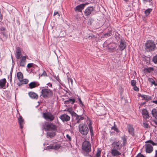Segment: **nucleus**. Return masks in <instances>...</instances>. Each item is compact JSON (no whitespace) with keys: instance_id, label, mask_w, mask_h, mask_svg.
Instances as JSON below:
<instances>
[{"instance_id":"nucleus-3","label":"nucleus","mask_w":157,"mask_h":157,"mask_svg":"<svg viewBox=\"0 0 157 157\" xmlns=\"http://www.w3.org/2000/svg\"><path fill=\"white\" fill-rule=\"evenodd\" d=\"M53 95V94L52 90L48 89V87L47 88H43L41 89L40 96L42 97L43 98H50L52 97Z\"/></svg>"},{"instance_id":"nucleus-62","label":"nucleus","mask_w":157,"mask_h":157,"mask_svg":"<svg viewBox=\"0 0 157 157\" xmlns=\"http://www.w3.org/2000/svg\"><path fill=\"white\" fill-rule=\"evenodd\" d=\"M115 48L114 47H113V48H112V49H115Z\"/></svg>"},{"instance_id":"nucleus-4","label":"nucleus","mask_w":157,"mask_h":157,"mask_svg":"<svg viewBox=\"0 0 157 157\" xmlns=\"http://www.w3.org/2000/svg\"><path fill=\"white\" fill-rule=\"evenodd\" d=\"M155 48V44L151 40L147 41L145 44V49L147 52L154 51Z\"/></svg>"},{"instance_id":"nucleus-8","label":"nucleus","mask_w":157,"mask_h":157,"mask_svg":"<svg viewBox=\"0 0 157 157\" xmlns=\"http://www.w3.org/2000/svg\"><path fill=\"white\" fill-rule=\"evenodd\" d=\"M43 117L47 121H52L54 120L55 117L51 113L49 112L43 113Z\"/></svg>"},{"instance_id":"nucleus-6","label":"nucleus","mask_w":157,"mask_h":157,"mask_svg":"<svg viewBox=\"0 0 157 157\" xmlns=\"http://www.w3.org/2000/svg\"><path fill=\"white\" fill-rule=\"evenodd\" d=\"M79 130L80 133L84 136H86L89 132V129L86 124H80L78 126Z\"/></svg>"},{"instance_id":"nucleus-45","label":"nucleus","mask_w":157,"mask_h":157,"mask_svg":"<svg viewBox=\"0 0 157 157\" xmlns=\"http://www.w3.org/2000/svg\"><path fill=\"white\" fill-rule=\"evenodd\" d=\"M68 80L69 82H71V84H73V80L71 78H68Z\"/></svg>"},{"instance_id":"nucleus-52","label":"nucleus","mask_w":157,"mask_h":157,"mask_svg":"<svg viewBox=\"0 0 157 157\" xmlns=\"http://www.w3.org/2000/svg\"><path fill=\"white\" fill-rule=\"evenodd\" d=\"M148 80L149 82L151 83L153 81H154V80L152 78H149Z\"/></svg>"},{"instance_id":"nucleus-7","label":"nucleus","mask_w":157,"mask_h":157,"mask_svg":"<svg viewBox=\"0 0 157 157\" xmlns=\"http://www.w3.org/2000/svg\"><path fill=\"white\" fill-rule=\"evenodd\" d=\"M82 149L86 152H89L91 151V145L89 141L85 140L82 145Z\"/></svg>"},{"instance_id":"nucleus-57","label":"nucleus","mask_w":157,"mask_h":157,"mask_svg":"<svg viewBox=\"0 0 157 157\" xmlns=\"http://www.w3.org/2000/svg\"><path fill=\"white\" fill-rule=\"evenodd\" d=\"M153 102L156 104L157 105V101H153Z\"/></svg>"},{"instance_id":"nucleus-43","label":"nucleus","mask_w":157,"mask_h":157,"mask_svg":"<svg viewBox=\"0 0 157 157\" xmlns=\"http://www.w3.org/2000/svg\"><path fill=\"white\" fill-rule=\"evenodd\" d=\"M33 63H29L27 65V67L29 68H30L33 66Z\"/></svg>"},{"instance_id":"nucleus-30","label":"nucleus","mask_w":157,"mask_h":157,"mask_svg":"<svg viewBox=\"0 0 157 157\" xmlns=\"http://www.w3.org/2000/svg\"><path fill=\"white\" fill-rule=\"evenodd\" d=\"M111 129L114 130L115 131L118 132H119L118 129L117 128L116 125L115 124V123H114V125L111 127Z\"/></svg>"},{"instance_id":"nucleus-40","label":"nucleus","mask_w":157,"mask_h":157,"mask_svg":"<svg viewBox=\"0 0 157 157\" xmlns=\"http://www.w3.org/2000/svg\"><path fill=\"white\" fill-rule=\"evenodd\" d=\"M133 89L134 90L138 91L139 90V88L136 85L133 86Z\"/></svg>"},{"instance_id":"nucleus-38","label":"nucleus","mask_w":157,"mask_h":157,"mask_svg":"<svg viewBox=\"0 0 157 157\" xmlns=\"http://www.w3.org/2000/svg\"><path fill=\"white\" fill-rule=\"evenodd\" d=\"M153 61L155 63H157V55L153 57Z\"/></svg>"},{"instance_id":"nucleus-36","label":"nucleus","mask_w":157,"mask_h":157,"mask_svg":"<svg viewBox=\"0 0 157 157\" xmlns=\"http://www.w3.org/2000/svg\"><path fill=\"white\" fill-rule=\"evenodd\" d=\"M21 81L22 82L23 84H26L27 83L29 82V81L28 79H23V78L22 79V81Z\"/></svg>"},{"instance_id":"nucleus-28","label":"nucleus","mask_w":157,"mask_h":157,"mask_svg":"<svg viewBox=\"0 0 157 157\" xmlns=\"http://www.w3.org/2000/svg\"><path fill=\"white\" fill-rule=\"evenodd\" d=\"M152 9L148 8L145 11L144 13L146 16H147L150 14L151 12L152 11Z\"/></svg>"},{"instance_id":"nucleus-23","label":"nucleus","mask_w":157,"mask_h":157,"mask_svg":"<svg viewBox=\"0 0 157 157\" xmlns=\"http://www.w3.org/2000/svg\"><path fill=\"white\" fill-rule=\"evenodd\" d=\"M37 82H33L30 83L29 85L30 88L32 89L36 87Z\"/></svg>"},{"instance_id":"nucleus-14","label":"nucleus","mask_w":157,"mask_h":157,"mask_svg":"<svg viewBox=\"0 0 157 157\" xmlns=\"http://www.w3.org/2000/svg\"><path fill=\"white\" fill-rule=\"evenodd\" d=\"M142 114L143 117L146 120L148 119L149 116L147 110L146 109H144L142 111Z\"/></svg>"},{"instance_id":"nucleus-25","label":"nucleus","mask_w":157,"mask_h":157,"mask_svg":"<svg viewBox=\"0 0 157 157\" xmlns=\"http://www.w3.org/2000/svg\"><path fill=\"white\" fill-rule=\"evenodd\" d=\"M51 123L44 125L43 128L46 131L50 130Z\"/></svg>"},{"instance_id":"nucleus-61","label":"nucleus","mask_w":157,"mask_h":157,"mask_svg":"<svg viewBox=\"0 0 157 157\" xmlns=\"http://www.w3.org/2000/svg\"><path fill=\"white\" fill-rule=\"evenodd\" d=\"M52 84H50V87H52Z\"/></svg>"},{"instance_id":"nucleus-13","label":"nucleus","mask_w":157,"mask_h":157,"mask_svg":"<svg viewBox=\"0 0 157 157\" xmlns=\"http://www.w3.org/2000/svg\"><path fill=\"white\" fill-rule=\"evenodd\" d=\"M26 57L25 56H23L19 62V65L20 66L24 67L25 65Z\"/></svg>"},{"instance_id":"nucleus-21","label":"nucleus","mask_w":157,"mask_h":157,"mask_svg":"<svg viewBox=\"0 0 157 157\" xmlns=\"http://www.w3.org/2000/svg\"><path fill=\"white\" fill-rule=\"evenodd\" d=\"M152 98L149 95L144 94L142 98L143 100H145L146 101H150L151 100Z\"/></svg>"},{"instance_id":"nucleus-47","label":"nucleus","mask_w":157,"mask_h":157,"mask_svg":"<svg viewBox=\"0 0 157 157\" xmlns=\"http://www.w3.org/2000/svg\"><path fill=\"white\" fill-rule=\"evenodd\" d=\"M47 147L49 149H53V145H50L49 146H48Z\"/></svg>"},{"instance_id":"nucleus-59","label":"nucleus","mask_w":157,"mask_h":157,"mask_svg":"<svg viewBox=\"0 0 157 157\" xmlns=\"http://www.w3.org/2000/svg\"><path fill=\"white\" fill-rule=\"evenodd\" d=\"M126 2H127L128 1V0H124Z\"/></svg>"},{"instance_id":"nucleus-42","label":"nucleus","mask_w":157,"mask_h":157,"mask_svg":"<svg viewBox=\"0 0 157 157\" xmlns=\"http://www.w3.org/2000/svg\"><path fill=\"white\" fill-rule=\"evenodd\" d=\"M136 157H145V156L141 153H139L137 155Z\"/></svg>"},{"instance_id":"nucleus-1","label":"nucleus","mask_w":157,"mask_h":157,"mask_svg":"<svg viewBox=\"0 0 157 157\" xmlns=\"http://www.w3.org/2000/svg\"><path fill=\"white\" fill-rule=\"evenodd\" d=\"M122 144L120 141L113 142L112 144L110 153L112 155L118 156L121 155L120 151L122 147Z\"/></svg>"},{"instance_id":"nucleus-34","label":"nucleus","mask_w":157,"mask_h":157,"mask_svg":"<svg viewBox=\"0 0 157 157\" xmlns=\"http://www.w3.org/2000/svg\"><path fill=\"white\" fill-rule=\"evenodd\" d=\"M101 151L98 149L96 152V155L97 157H101Z\"/></svg>"},{"instance_id":"nucleus-20","label":"nucleus","mask_w":157,"mask_h":157,"mask_svg":"<svg viewBox=\"0 0 157 157\" xmlns=\"http://www.w3.org/2000/svg\"><path fill=\"white\" fill-rule=\"evenodd\" d=\"M6 80L5 78L0 80V87L3 88L5 85Z\"/></svg>"},{"instance_id":"nucleus-10","label":"nucleus","mask_w":157,"mask_h":157,"mask_svg":"<svg viewBox=\"0 0 157 157\" xmlns=\"http://www.w3.org/2000/svg\"><path fill=\"white\" fill-rule=\"evenodd\" d=\"M127 128L128 132L132 136H134V132L133 126L130 124H128Z\"/></svg>"},{"instance_id":"nucleus-19","label":"nucleus","mask_w":157,"mask_h":157,"mask_svg":"<svg viewBox=\"0 0 157 157\" xmlns=\"http://www.w3.org/2000/svg\"><path fill=\"white\" fill-rule=\"evenodd\" d=\"M119 47L120 48V49L121 51H122L125 49V48L126 47V45L124 41L122 40H121Z\"/></svg>"},{"instance_id":"nucleus-51","label":"nucleus","mask_w":157,"mask_h":157,"mask_svg":"<svg viewBox=\"0 0 157 157\" xmlns=\"http://www.w3.org/2000/svg\"><path fill=\"white\" fill-rule=\"evenodd\" d=\"M56 15H57L58 17L59 16V14L58 12H55L54 13V16H55Z\"/></svg>"},{"instance_id":"nucleus-5","label":"nucleus","mask_w":157,"mask_h":157,"mask_svg":"<svg viewBox=\"0 0 157 157\" xmlns=\"http://www.w3.org/2000/svg\"><path fill=\"white\" fill-rule=\"evenodd\" d=\"M146 144L145 145V148L146 152L151 153L153 151V148L152 145H156V143H154L151 140H149L146 142Z\"/></svg>"},{"instance_id":"nucleus-39","label":"nucleus","mask_w":157,"mask_h":157,"mask_svg":"<svg viewBox=\"0 0 157 157\" xmlns=\"http://www.w3.org/2000/svg\"><path fill=\"white\" fill-rule=\"evenodd\" d=\"M47 76V73L45 71H44L43 73L41 74V76Z\"/></svg>"},{"instance_id":"nucleus-31","label":"nucleus","mask_w":157,"mask_h":157,"mask_svg":"<svg viewBox=\"0 0 157 157\" xmlns=\"http://www.w3.org/2000/svg\"><path fill=\"white\" fill-rule=\"evenodd\" d=\"M57 129V127L53 124L51 123L50 130H55Z\"/></svg>"},{"instance_id":"nucleus-33","label":"nucleus","mask_w":157,"mask_h":157,"mask_svg":"<svg viewBox=\"0 0 157 157\" xmlns=\"http://www.w3.org/2000/svg\"><path fill=\"white\" fill-rule=\"evenodd\" d=\"M1 33L2 35L3 36V40H2L3 41H5L6 40V39L7 38V36H6V35L5 33L4 32H1Z\"/></svg>"},{"instance_id":"nucleus-63","label":"nucleus","mask_w":157,"mask_h":157,"mask_svg":"<svg viewBox=\"0 0 157 157\" xmlns=\"http://www.w3.org/2000/svg\"><path fill=\"white\" fill-rule=\"evenodd\" d=\"M12 71H13V70H12L10 71V72H12Z\"/></svg>"},{"instance_id":"nucleus-56","label":"nucleus","mask_w":157,"mask_h":157,"mask_svg":"<svg viewBox=\"0 0 157 157\" xmlns=\"http://www.w3.org/2000/svg\"><path fill=\"white\" fill-rule=\"evenodd\" d=\"M154 157H157V150L155 151V154Z\"/></svg>"},{"instance_id":"nucleus-64","label":"nucleus","mask_w":157,"mask_h":157,"mask_svg":"<svg viewBox=\"0 0 157 157\" xmlns=\"http://www.w3.org/2000/svg\"><path fill=\"white\" fill-rule=\"evenodd\" d=\"M155 124L157 125V122H155Z\"/></svg>"},{"instance_id":"nucleus-44","label":"nucleus","mask_w":157,"mask_h":157,"mask_svg":"<svg viewBox=\"0 0 157 157\" xmlns=\"http://www.w3.org/2000/svg\"><path fill=\"white\" fill-rule=\"evenodd\" d=\"M143 125L145 128H148V124L146 123H143Z\"/></svg>"},{"instance_id":"nucleus-55","label":"nucleus","mask_w":157,"mask_h":157,"mask_svg":"<svg viewBox=\"0 0 157 157\" xmlns=\"http://www.w3.org/2000/svg\"><path fill=\"white\" fill-rule=\"evenodd\" d=\"M145 2H151L152 0H144Z\"/></svg>"},{"instance_id":"nucleus-46","label":"nucleus","mask_w":157,"mask_h":157,"mask_svg":"<svg viewBox=\"0 0 157 157\" xmlns=\"http://www.w3.org/2000/svg\"><path fill=\"white\" fill-rule=\"evenodd\" d=\"M0 30L2 31H4L6 30V28L4 27H0Z\"/></svg>"},{"instance_id":"nucleus-37","label":"nucleus","mask_w":157,"mask_h":157,"mask_svg":"<svg viewBox=\"0 0 157 157\" xmlns=\"http://www.w3.org/2000/svg\"><path fill=\"white\" fill-rule=\"evenodd\" d=\"M131 85L133 86L136 85V82L134 80H132L131 81Z\"/></svg>"},{"instance_id":"nucleus-35","label":"nucleus","mask_w":157,"mask_h":157,"mask_svg":"<svg viewBox=\"0 0 157 157\" xmlns=\"http://www.w3.org/2000/svg\"><path fill=\"white\" fill-rule=\"evenodd\" d=\"M121 139L123 141V145H125L126 144V139L124 136L122 137Z\"/></svg>"},{"instance_id":"nucleus-49","label":"nucleus","mask_w":157,"mask_h":157,"mask_svg":"<svg viewBox=\"0 0 157 157\" xmlns=\"http://www.w3.org/2000/svg\"><path fill=\"white\" fill-rule=\"evenodd\" d=\"M10 82H11L12 79V72H10Z\"/></svg>"},{"instance_id":"nucleus-12","label":"nucleus","mask_w":157,"mask_h":157,"mask_svg":"<svg viewBox=\"0 0 157 157\" xmlns=\"http://www.w3.org/2000/svg\"><path fill=\"white\" fill-rule=\"evenodd\" d=\"M85 6V4H81L77 6L75 8V10L76 11H78V12H81L83 10Z\"/></svg>"},{"instance_id":"nucleus-60","label":"nucleus","mask_w":157,"mask_h":157,"mask_svg":"<svg viewBox=\"0 0 157 157\" xmlns=\"http://www.w3.org/2000/svg\"><path fill=\"white\" fill-rule=\"evenodd\" d=\"M108 34H108V33H106V34H105V35H108Z\"/></svg>"},{"instance_id":"nucleus-58","label":"nucleus","mask_w":157,"mask_h":157,"mask_svg":"<svg viewBox=\"0 0 157 157\" xmlns=\"http://www.w3.org/2000/svg\"><path fill=\"white\" fill-rule=\"evenodd\" d=\"M86 0H78V1L80 2H83L85 1Z\"/></svg>"},{"instance_id":"nucleus-9","label":"nucleus","mask_w":157,"mask_h":157,"mask_svg":"<svg viewBox=\"0 0 157 157\" xmlns=\"http://www.w3.org/2000/svg\"><path fill=\"white\" fill-rule=\"evenodd\" d=\"M95 10L94 7L93 6L88 7L84 10V15L87 17H90L93 14Z\"/></svg>"},{"instance_id":"nucleus-32","label":"nucleus","mask_w":157,"mask_h":157,"mask_svg":"<svg viewBox=\"0 0 157 157\" xmlns=\"http://www.w3.org/2000/svg\"><path fill=\"white\" fill-rule=\"evenodd\" d=\"M53 145V149L56 150L59 149L60 147V145L59 144H57Z\"/></svg>"},{"instance_id":"nucleus-26","label":"nucleus","mask_w":157,"mask_h":157,"mask_svg":"<svg viewBox=\"0 0 157 157\" xmlns=\"http://www.w3.org/2000/svg\"><path fill=\"white\" fill-rule=\"evenodd\" d=\"M151 113L153 117L157 119V110L155 109H153L151 111Z\"/></svg>"},{"instance_id":"nucleus-11","label":"nucleus","mask_w":157,"mask_h":157,"mask_svg":"<svg viewBox=\"0 0 157 157\" xmlns=\"http://www.w3.org/2000/svg\"><path fill=\"white\" fill-rule=\"evenodd\" d=\"M59 118L63 121H68L70 119V117L69 116L65 114L61 115Z\"/></svg>"},{"instance_id":"nucleus-17","label":"nucleus","mask_w":157,"mask_h":157,"mask_svg":"<svg viewBox=\"0 0 157 157\" xmlns=\"http://www.w3.org/2000/svg\"><path fill=\"white\" fill-rule=\"evenodd\" d=\"M56 135V132L54 131H48L46 133V137L51 138L54 137Z\"/></svg>"},{"instance_id":"nucleus-50","label":"nucleus","mask_w":157,"mask_h":157,"mask_svg":"<svg viewBox=\"0 0 157 157\" xmlns=\"http://www.w3.org/2000/svg\"><path fill=\"white\" fill-rule=\"evenodd\" d=\"M151 83L152 85H154L155 86H157V83L155 82V81L154 80Z\"/></svg>"},{"instance_id":"nucleus-16","label":"nucleus","mask_w":157,"mask_h":157,"mask_svg":"<svg viewBox=\"0 0 157 157\" xmlns=\"http://www.w3.org/2000/svg\"><path fill=\"white\" fill-rule=\"evenodd\" d=\"M29 96L33 99H36L38 98V95L33 92H30L28 93Z\"/></svg>"},{"instance_id":"nucleus-2","label":"nucleus","mask_w":157,"mask_h":157,"mask_svg":"<svg viewBox=\"0 0 157 157\" xmlns=\"http://www.w3.org/2000/svg\"><path fill=\"white\" fill-rule=\"evenodd\" d=\"M68 111L70 113L72 116V124L73 126H74L77 123H79L80 120L84 119V117L82 115H78L72 109H69Z\"/></svg>"},{"instance_id":"nucleus-15","label":"nucleus","mask_w":157,"mask_h":157,"mask_svg":"<svg viewBox=\"0 0 157 157\" xmlns=\"http://www.w3.org/2000/svg\"><path fill=\"white\" fill-rule=\"evenodd\" d=\"M18 121L20 125V127L22 129L24 124V121L21 116H20L18 118Z\"/></svg>"},{"instance_id":"nucleus-18","label":"nucleus","mask_w":157,"mask_h":157,"mask_svg":"<svg viewBox=\"0 0 157 157\" xmlns=\"http://www.w3.org/2000/svg\"><path fill=\"white\" fill-rule=\"evenodd\" d=\"M15 56L17 59H18L20 58L21 56V50L19 47H17L16 48Z\"/></svg>"},{"instance_id":"nucleus-27","label":"nucleus","mask_w":157,"mask_h":157,"mask_svg":"<svg viewBox=\"0 0 157 157\" xmlns=\"http://www.w3.org/2000/svg\"><path fill=\"white\" fill-rule=\"evenodd\" d=\"M91 123L90 122L89 124V127L90 130V135L91 137L94 136V132L93 130L92 126L91 125Z\"/></svg>"},{"instance_id":"nucleus-29","label":"nucleus","mask_w":157,"mask_h":157,"mask_svg":"<svg viewBox=\"0 0 157 157\" xmlns=\"http://www.w3.org/2000/svg\"><path fill=\"white\" fill-rule=\"evenodd\" d=\"M66 102L71 103V104H74L75 102V99L71 98H70L68 100L65 101Z\"/></svg>"},{"instance_id":"nucleus-53","label":"nucleus","mask_w":157,"mask_h":157,"mask_svg":"<svg viewBox=\"0 0 157 157\" xmlns=\"http://www.w3.org/2000/svg\"><path fill=\"white\" fill-rule=\"evenodd\" d=\"M143 95L144 94H141L140 93H139L138 94V96L139 97H141L142 98Z\"/></svg>"},{"instance_id":"nucleus-54","label":"nucleus","mask_w":157,"mask_h":157,"mask_svg":"<svg viewBox=\"0 0 157 157\" xmlns=\"http://www.w3.org/2000/svg\"><path fill=\"white\" fill-rule=\"evenodd\" d=\"M19 82L17 83V84L18 86H20L22 84H23L22 82L21 81H19Z\"/></svg>"},{"instance_id":"nucleus-48","label":"nucleus","mask_w":157,"mask_h":157,"mask_svg":"<svg viewBox=\"0 0 157 157\" xmlns=\"http://www.w3.org/2000/svg\"><path fill=\"white\" fill-rule=\"evenodd\" d=\"M78 99L79 101V103L80 104H81L82 105V106L83 105H83L81 99L80 98H78Z\"/></svg>"},{"instance_id":"nucleus-41","label":"nucleus","mask_w":157,"mask_h":157,"mask_svg":"<svg viewBox=\"0 0 157 157\" xmlns=\"http://www.w3.org/2000/svg\"><path fill=\"white\" fill-rule=\"evenodd\" d=\"M66 137L67 139L69 141H71V136L68 135L67 134L66 135Z\"/></svg>"},{"instance_id":"nucleus-22","label":"nucleus","mask_w":157,"mask_h":157,"mask_svg":"<svg viewBox=\"0 0 157 157\" xmlns=\"http://www.w3.org/2000/svg\"><path fill=\"white\" fill-rule=\"evenodd\" d=\"M17 76L19 81H22L23 78V75L21 72H17Z\"/></svg>"},{"instance_id":"nucleus-24","label":"nucleus","mask_w":157,"mask_h":157,"mask_svg":"<svg viewBox=\"0 0 157 157\" xmlns=\"http://www.w3.org/2000/svg\"><path fill=\"white\" fill-rule=\"evenodd\" d=\"M154 70V68L153 67H149L147 68H145L144 71L145 72H148L150 73L152 71H153Z\"/></svg>"}]
</instances>
